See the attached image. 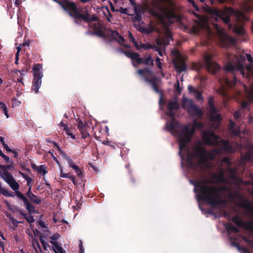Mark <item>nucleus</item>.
<instances>
[{"mask_svg":"<svg viewBox=\"0 0 253 253\" xmlns=\"http://www.w3.org/2000/svg\"><path fill=\"white\" fill-rule=\"evenodd\" d=\"M156 62L157 64V67L159 69H162V63H161L160 59L159 57H157L156 59Z\"/></svg>","mask_w":253,"mask_h":253,"instance_id":"nucleus-59","label":"nucleus"},{"mask_svg":"<svg viewBox=\"0 0 253 253\" xmlns=\"http://www.w3.org/2000/svg\"><path fill=\"white\" fill-rule=\"evenodd\" d=\"M42 66L39 64H36L33 68V80L32 89L36 93L39 92V89L42 84V79L43 77L42 73L41 71Z\"/></svg>","mask_w":253,"mask_h":253,"instance_id":"nucleus-8","label":"nucleus"},{"mask_svg":"<svg viewBox=\"0 0 253 253\" xmlns=\"http://www.w3.org/2000/svg\"><path fill=\"white\" fill-rule=\"evenodd\" d=\"M180 108V104L178 102L176 97L173 98L172 100L169 101L167 104L168 112L166 115L170 119H173L175 116L174 111L178 110Z\"/></svg>","mask_w":253,"mask_h":253,"instance_id":"nucleus-16","label":"nucleus"},{"mask_svg":"<svg viewBox=\"0 0 253 253\" xmlns=\"http://www.w3.org/2000/svg\"><path fill=\"white\" fill-rule=\"evenodd\" d=\"M25 218L27 221L30 223H32L35 221L33 216L31 215H26Z\"/></svg>","mask_w":253,"mask_h":253,"instance_id":"nucleus-52","label":"nucleus"},{"mask_svg":"<svg viewBox=\"0 0 253 253\" xmlns=\"http://www.w3.org/2000/svg\"><path fill=\"white\" fill-rule=\"evenodd\" d=\"M84 15H86L88 17L87 21H85V22H87L88 24H89V23H92L93 21H96L98 19V17L95 15L90 16L87 11H85L84 13Z\"/></svg>","mask_w":253,"mask_h":253,"instance_id":"nucleus-34","label":"nucleus"},{"mask_svg":"<svg viewBox=\"0 0 253 253\" xmlns=\"http://www.w3.org/2000/svg\"><path fill=\"white\" fill-rule=\"evenodd\" d=\"M38 171L43 175L47 173L46 168L44 165H42L37 168Z\"/></svg>","mask_w":253,"mask_h":253,"instance_id":"nucleus-41","label":"nucleus"},{"mask_svg":"<svg viewBox=\"0 0 253 253\" xmlns=\"http://www.w3.org/2000/svg\"><path fill=\"white\" fill-rule=\"evenodd\" d=\"M245 155L240 158H253V145L249 144L245 148Z\"/></svg>","mask_w":253,"mask_h":253,"instance_id":"nucleus-24","label":"nucleus"},{"mask_svg":"<svg viewBox=\"0 0 253 253\" xmlns=\"http://www.w3.org/2000/svg\"><path fill=\"white\" fill-rule=\"evenodd\" d=\"M234 13V9L230 7H226L223 10L214 9L211 11V17L215 21L220 19L226 24L230 23V16Z\"/></svg>","mask_w":253,"mask_h":253,"instance_id":"nucleus-5","label":"nucleus"},{"mask_svg":"<svg viewBox=\"0 0 253 253\" xmlns=\"http://www.w3.org/2000/svg\"><path fill=\"white\" fill-rule=\"evenodd\" d=\"M228 131L232 136L240 137L241 133L239 127H235L232 129H229Z\"/></svg>","mask_w":253,"mask_h":253,"instance_id":"nucleus-36","label":"nucleus"},{"mask_svg":"<svg viewBox=\"0 0 253 253\" xmlns=\"http://www.w3.org/2000/svg\"><path fill=\"white\" fill-rule=\"evenodd\" d=\"M0 141L1 143L3 146L4 148L6 149L7 152H12L14 154V158H17L18 157V152L17 150H12L10 148H9L8 145L5 143L4 139L2 137L0 136Z\"/></svg>","mask_w":253,"mask_h":253,"instance_id":"nucleus-27","label":"nucleus"},{"mask_svg":"<svg viewBox=\"0 0 253 253\" xmlns=\"http://www.w3.org/2000/svg\"><path fill=\"white\" fill-rule=\"evenodd\" d=\"M36 242H38L37 239H33L32 240V246L34 248L36 253H38V249L37 248Z\"/></svg>","mask_w":253,"mask_h":253,"instance_id":"nucleus-54","label":"nucleus"},{"mask_svg":"<svg viewBox=\"0 0 253 253\" xmlns=\"http://www.w3.org/2000/svg\"><path fill=\"white\" fill-rule=\"evenodd\" d=\"M111 35L113 37L115 40H117L116 36H119V33L116 30H110Z\"/></svg>","mask_w":253,"mask_h":253,"instance_id":"nucleus-51","label":"nucleus"},{"mask_svg":"<svg viewBox=\"0 0 253 253\" xmlns=\"http://www.w3.org/2000/svg\"><path fill=\"white\" fill-rule=\"evenodd\" d=\"M225 190V187L219 188L215 185L209 186L204 184H197L194 188L195 191L197 193L198 201L204 202L212 206L225 202L222 197Z\"/></svg>","mask_w":253,"mask_h":253,"instance_id":"nucleus-2","label":"nucleus"},{"mask_svg":"<svg viewBox=\"0 0 253 253\" xmlns=\"http://www.w3.org/2000/svg\"><path fill=\"white\" fill-rule=\"evenodd\" d=\"M56 1L70 16L77 14L79 17H83L80 15V10L74 2L69 0H58Z\"/></svg>","mask_w":253,"mask_h":253,"instance_id":"nucleus-9","label":"nucleus"},{"mask_svg":"<svg viewBox=\"0 0 253 253\" xmlns=\"http://www.w3.org/2000/svg\"><path fill=\"white\" fill-rule=\"evenodd\" d=\"M204 60L206 68L209 72L214 74L220 69L219 65L211 60V56L210 55H204Z\"/></svg>","mask_w":253,"mask_h":253,"instance_id":"nucleus-12","label":"nucleus"},{"mask_svg":"<svg viewBox=\"0 0 253 253\" xmlns=\"http://www.w3.org/2000/svg\"><path fill=\"white\" fill-rule=\"evenodd\" d=\"M208 105L209 106V112L213 113L215 112V110H217L214 104V97L210 96L208 99Z\"/></svg>","mask_w":253,"mask_h":253,"instance_id":"nucleus-30","label":"nucleus"},{"mask_svg":"<svg viewBox=\"0 0 253 253\" xmlns=\"http://www.w3.org/2000/svg\"><path fill=\"white\" fill-rule=\"evenodd\" d=\"M46 141L47 142L53 145L54 149L56 151H57V152L59 154H61L62 157L66 158V153L61 150L60 146L58 145V144L56 142H55L54 141H52V140H50L48 138H47Z\"/></svg>","mask_w":253,"mask_h":253,"instance_id":"nucleus-23","label":"nucleus"},{"mask_svg":"<svg viewBox=\"0 0 253 253\" xmlns=\"http://www.w3.org/2000/svg\"><path fill=\"white\" fill-rule=\"evenodd\" d=\"M195 97L197 100H202L203 99V96L202 93L198 90H197L195 93Z\"/></svg>","mask_w":253,"mask_h":253,"instance_id":"nucleus-48","label":"nucleus"},{"mask_svg":"<svg viewBox=\"0 0 253 253\" xmlns=\"http://www.w3.org/2000/svg\"><path fill=\"white\" fill-rule=\"evenodd\" d=\"M234 31L239 35H243L245 34V29L242 26H236L234 29Z\"/></svg>","mask_w":253,"mask_h":253,"instance_id":"nucleus-39","label":"nucleus"},{"mask_svg":"<svg viewBox=\"0 0 253 253\" xmlns=\"http://www.w3.org/2000/svg\"><path fill=\"white\" fill-rule=\"evenodd\" d=\"M226 228L228 231H233L234 233L238 232V229L230 223L227 224Z\"/></svg>","mask_w":253,"mask_h":253,"instance_id":"nucleus-40","label":"nucleus"},{"mask_svg":"<svg viewBox=\"0 0 253 253\" xmlns=\"http://www.w3.org/2000/svg\"><path fill=\"white\" fill-rule=\"evenodd\" d=\"M77 122L78 123L77 125V127L82 134V138H86L88 137L89 136V134L87 131L88 126L87 124L83 123L80 119H77Z\"/></svg>","mask_w":253,"mask_h":253,"instance_id":"nucleus-20","label":"nucleus"},{"mask_svg":"<svg viewBox=\"0 0 253 253\" xmlns=\"http://www.w3.org/2000/svg\"><path fill=\"white\" fill-rule=\"evenodd\" d=\"M204 125L201 122H198L197 120H194L193 122V126L189 128V130H191L192 128L194 129V132L195 131V128H198L199 129H202L204 127Z\"/></svg>","mask_w":253,"mask_h":253,"instance_id":"nucleus-32","label":"nucleus"},{"mask_svg":"<svg viewBox=\"0 0 253 253\" xmlns=\"http://www.w3.org/2000/svg\"><path fill=\"white\" fill-rule=\"evenodd\" d=\"M249 96L250 97V101H243L241 102V108L242 109H245L248 107L250 105L251 101L253 102V89H252L249 94Z\"/></svg>","mask_w":253,"mask_h":253,"instance_id":"nucleus-28","label":"nucleus"},{"mask_svg":"<svg viewBox=\"0 0 253 253\" xmlns=\"http://www.w3.org/2000/svg\"><path fill=\"white\" fill-rule=\"evenodd\" d=\"M28 68L25 66L24 68H22L21 70L19 71V72L20 73L21 76H23L25 73L28 72Z\"/></svg>","mask_w":253,"mask_h":253,"instance_id":"nucleus-61","label":"nucleus"},{"mask_svg":"<svg viewBox=\"0 0 253 253\" xmlns=\"http://www.w3.org/2000/svg\"><path fill=\"white\" fill-rule=\"evenodd\" d=\"M29 197L32 201L36 203V204H38L41 202V200L32 194L29 195Z\"/></svg>","mask_w":253,"mask_h":253,"instance_id":"nucleus-43","label":"nucleus"},{"mask_svg":"<svg viewBox=\"0 0 253 253\" xmlns=\"http://www.w3.org/2000/svg\"><path fill=\"white\" fill-rule=\"evenodd\" d=\"M10 166H0V176L13 190L16 191L19 189V185L14 179L13 176L7 170V169H10Z\"/></svg>","mask_w":253,"mask_h":253,"instance_id":"nucleus-7","label":"nucleus"},{"mask_svg":"<svg viewBox=\"0 0 253 253\" xmlns=\"http://www.w3.org/2000/svg\"><path fill=\"white\" fill-rule=\"evenodd\" d=\"M233 221L238 226L243 227L253 233V221H250L248 222L243 221L241 217L235 216L232 219Z\"/></svg>","mask_w":253,"mask_h":253,"instance_id":"nucleus-17","label":"nucleus"},{"mask_svg":"<svg viewBox=\"0 0 253 253\" xmlns=\"http://www.w3.org/2000/svg\"><path fill=\"white\" fill-rule=\"evenodd\" d=\"M128 36H129V40L133 43H135V42H136V40L135 39V38L133 37V35L131 34V33L130 32H129Z\"/></svg>","mask_w":253,"mask_h":253,"instance_id":"nucleus-62","label":"nucleus"},{"mask_svg":"<svg viewBox=\"0 0 253 253\" xmlns=\"http://www.w3.org/2000/svg\"><path fill=\"white\" fill-rule=\"evenodd\" d=\"M166 129L172 135L178 136L179 142V155L180 158H185L184 155L187 151V145L192 139L194 134V129L189 130V125L181 126L175 120V116L169 122L166 124ZM186 158H193L187 157Z\"/></svg>","mask_w":253,"mask_h":253,"instance_id":"nucleus-1","label":"nucleus"},{"mask_svg":"<svg viewBox=\"0 0 253 253\" xmlns=\"http://www.w3.org/2000/svg\"><path fill=\"white\" fill-rule=\"evenodd\" d=\"M238 205L242 208L246 215L250 218L253 219V205L247 200L240 198Z\"/></svg>","mask_w":253,"mask_h":253,"instance_id":"nucleus-13","label":"nucleus"},{"mask_svg":"<svg viewBox=\"0 0 253 253\" xmlns=\"http://www.w3.org/2000/svg\"><path fill=\"white\" fill-rule=\"evenodd\" d=\"M225 70L228 72H234V71H240L243 77L246 76L245 70L247 71V74L248 76H253V70L251 65H248L245 69L243 65L240 62H238L235 65L231 63H228L225 67Z\"/></svg>","mask_w":253,"mask_h":253,"instance_id":"nucleus-10","label":"nucleus"},{"mask_svg":"<svg viewBox=\"0 0 253 253\" xmlns=\"http://www.w3.org/2000/svg\"><path fill=\"white\" fill-rule=\"evenodd\" d=\"M202 139L204 144L207 145L217 146L220 143V149L221 151L227 153H234L240 151L242 145L235 143L233 145L230 144L229 141L221 140L219 141L218 135L211 130H204L202 133Z\"/></svg>","mask_w":253,"mask_h":253,"instance_id":"nucleus-3","label":"nucleus"},{"mask_svg":"<svg viewBox=\"0 0 253 253\" xmlns=\"http://www.w3.org/2000/svg\"><path fill=\"white\" fill-rule=\"evenodd\" d=\"M233 116L235 120H238L241 117V112L239 110H236L233 114Z\"/></svg>","mask_w":253,"mask_h":253,"instance_id":"nucleus-49","label":"nucleus"},{"mask_svg":"<svg viewBox=\"0 0 253 253\" xmlns=\"http://www.w3.org/2000/svg\"><path fill=\"white\" fill-rule=\"evenodd\" d=\"M174 87L176 90V91L179 94H180L182 91V88L180 87V84L179 81L177 80L176 84H174Z\"/></svg>","mask_w":253,"mask_h":253,"instance_id":"nucleus-47","label":"nucleus"},{"mask_svg":"<svg viewBox=\"0 0 253 253\" xmlns=\"http://www.w3.org/2000/svg\"><path fill=\"white\" fill-rule=\"evenodd\" d=\"M217 92L218 93L220 94L224 98L228 97L227 88L225 85L221 84L220 88L217 89Z\"/></svg>","mask_w":253,"mask_h":253,"instance_id":"nucleus-31","label":"nucleus"},{"mask_svg":"<svg viewBox=\"0 0 253 253\" xmlns=\"http://www.w3.org/2000/svg\"><path fill=\"white\" fill-rule=\"evenodd\" d=\"M193 154L195 156L198 157V158H208L207 157L208 151L204 147L201 141H198L192 147ZM209 158H214L213 157H209Z\"/></svg>","mask_w":253,"mask_h":253,"instance_id":"nucleus-14","label":"nucleus"},{"mask_svg":"<svg viewBox=\"0 0 253 253\" xmlns=\"http://www.w3.org/2000/svg\"><path fill=\"white\" fill-rule=\"evenodd\" d=\"M60 237V235L58 233H55L50 237L49 238L51 240L50 243L52 244V246H54V245H56L57 244H59L56 241L59 239Z\"/></svg>","mask_w":253,"mask_h":253,"instance_id":"nucleus-33","label":"nucleus"},{"mask_svg":"<svg viewBox=\"0 0 253 253\" xmlns=\"http://www.w3.org/2000/svg\"><path fill=\"white\" fill-rule=\"evenodd\" d=\"M138 31L143 34L148 35L152 33L154 31V29L151 25H149L148 27L140 26Z\"/></svg>","mask_w":253,"mask_h":253,"instance_id":"nucleus-29","label":"nucleus"},{"mask_svg":"<svg viewBox=\"0 0 253 253\" xmlns=\"http://www.w3.org/2000/svg\"><path fill=\"white\" fill-rule=\"evenodd\" d=\"M6 216L9 218V219H10V221L13 224H15L17 223H18V222H16L14 219L12 217L11 215V214H8L7 213H6Z\"/></svg>","mask_w":253,"mask_h":253,"instance_id":"nucleus-58","label":"nucleus"},{"mask_svg":"<svg viewBox=\"0 0 253 253\" xmlns=\"http://www.w3.org/2000/svg\"><path fill=\"white\" fill-rule=\"evenodd\" d=\"M67 163L68 165L74 169L76 172V174L78 176H82V172L80 170L79 167L75 165L72 161L71 159H68Z\"/></svg>","mask_w":253,"mask_h":253,"instance_id":"nucleus-26","label":"nucleus"},{"mask_svg":"<svg viewBox=\"0 0 253 253\" xmlns=\"http://www.w3.org/2000/svg\"><path fill=\"white\" fill-rule=\"evenodd\" d=\"M207 159H182V167L186 168L203 169L207 164Z\"/></svg>","mask_w":253,"mask_h":253,"instance_id":"nucleus-11","label":"nucleus"},{"mask_svg":"<svg viewBox=\"0 0 253 253\" xmlns=\"http://www.w3.org/2000/svg\"><path fill=\"white\" fill-rule=\"evenodd\" d=\"M188 89L190 92L193 93H195V92L197 90L194 87H193L192 86L190 85H188Z\"/></svg>","mask_w":253,"mask_h":253,"instance_id":"nucleus-60","label":"nucleus"},{"mask_svg":"<svg viewBox=\"0 0 253 253\" xmlns=\"http://www.w3.org/2000/svg\"><path fill=\"white\" fill-rule=\"evenodd\" d=\"M80 15H82L83 17H79L77 14H74L73 15H72V16H70L71 17L74 18V22L78 25L80 24V22L81 21V20H83L84 22L85 21H87L88 17L86 15H84V13L82 14L81 13Z\"/></svg>","mask_w":253,"mask_h":253,"instance_id":"nucleus-25","label":"nucleus"},{"mask_svg":"<svg viewBox=\"0 0 253 253\" xmlns=\"http://www.w3.org/2000/svg\"><path fill=\"white\" fill-rule=\"evenodd\" d=\"M150 12L152 15L155 16H158L159 15V12L154 8L150 9Z\"/></svg>","mask_w":253,"mask_h":253,"instance_id":"nucleus-53","label":"nucleus"},{"mask_svg":"<svg viewBox=\"0 0 253 253\" xmlns=\"http://www.w3.org/2000/svg\"><path fill=\"white\" fill-rule=\"evenodd\" d=\"M164 12L166 17L169 21H177L180 20V17L175 13L174 7L166 8L164 10Z\"/></svg>","mask_w":253,"mask_h":253,"instance_id":"nucleus-19","label":"nucleus"},{"mask_svg":"<svg viewBox=\"0 0 253 253\" xmlns=\"http://www.w3.org/2000/svg\"><path fill=\"white\" fill-rule=\"evenodd\" d=\"M56 163L58 164V165H59V167H60V176H61V177H63V175H64V174H65L66 173H65V172H64V171H63V167H62L60 165V164H59V162H58V161L57 159H56Z\"/></svg>","mask_w":253,"mask_h":253,"instance_id":"nucleus-56","label":"nucleus"},{"mask_svg":"<svg viewBox=\"0 0 253 253\" xmlns=\"http://www.w3.org/2000/svg\"><path fill=\"white\" fill-rule=\"evenodd\" d=\"M152 47L153 48L152 49H153L155 51H157L160 56H162L163 55V51L159 46L153 45Z\"/></svg>","mask_w":253,"mask_h":253,"instance_id":"nucleus-46","label":"nucleus"},{"mask_svg":"<svg viewBox=\"0 0 253 253\" xmlns=\"http://www.w3.org/2000/svg\"><path fill=\"white\" fill-rule=\"evenodd\" d=\"M189 2L192 4L193 6L195 8L196 10H199V7L196 5L194 0H189Z\"/></svg>","mask_w":253,"mask_h":253,"instance_id":"nucleus-63","label":"nucleus"},{"mask_svg":"<svg viewBox=\"0 0 253 253\" xmlns=\"http://www.w3.org/2000/svg\"><path fill=\"white\" fill-rule=\"evenodd\" d=\"M152 44H151L149 43H147L146 44L144 43H141L140 44V48H143L144 49H152L153 48Z\"/></svg>","mask_w":253,"mask_h":253,"instance_id":"nucleus-44","label":"nucleus"},{"mask_svg":"<svg viewBox=\"0 0 253 253\" xmlns=\"http://www.w3.org/2000/svg\"><path fill=\"white\" fill-rule=\"evenodd\" d=\"M152 88L154 89V90L156 92H160V90H159V87H158V85L157 84V83H155V84H153L152 86Z\"/></svg>","mask_w":253,"mask_h":253,"instance_id":"nucleus-57","label":"nucleus"},{"mask_svg":"<svg viewBox=\"0 0 253 253\" xmlns=\"http://www.w3.org/2000/svg\"><path fill=\"white\" fill-rule=\"evenodd\" d=\"M135 14H136V15L134 17L135 20L136 21H140L141 19V14L139 13H136V12Z\"/></svg>","mask_w":253,"mask_h":253,"instance_id":"nucleus-64","label":"nucleus"},{"mask_svg":"<svg viewBox=\"0 0 253 253\" xmlns=\"http://www.w3.org/2000/svg\"><path fill=\"white\" fill-rule=\"evenodd\" d=\"M181 107L191 116H197L199 118H202L204 115L203 110L194 104L193 100L188 99L185 96H183L182 98Z\"/></svg>","mask_w":253,"mask_h":253,"instance_id":"nucleus-4","label":"nucleus"},{"mask_svg":"<svg viewBox=\"0 0 253 253\" xmlns=\"http://www.w3.org/2000/svg\"><path fill=\"white\" fill-rule=\"evenodd\" d=\"M217 110H215V113L209 112V118L211 122L213 123L216 126H218L221 120V116L217 113Z\"/></svg>","mask_w":253,"mask_h":253,"instance_id":"nucleus-21","label":"nucleus"},{"mask_svg":"<svg viewBox=\"0 0 253 253\" xmlns=\"http://www.w3.org/2000/svg\"><path fill=\"white\" fill-rule=\"evenodd\" d=\"M137 73L140 76L143 77L144 81L149 83L151 86L157 83V78L156 77L149 79L145 76V74L151 75L152 74V71L149 68L146 67L143 69H138L137 70Z\"/></svg>","mask_w":253,"mask_h":253,"instance_id":"nucleus-18","label":"nucleus"},{"mask_svg":"<svg viewBox=\"0 0 253 253\" xmlns=\"http://www.w3.org/2000/svg\"><path fill=\"white\" fill-rule=\"evenodd\" d=\"M63 178H69L72 180L73 183L75 185L76 184V181H75V178L74 176H72L70 173H67L63 175Z\"/></svg>","mask_w":253,"mask_h":253,"instance_id":"nucleus-45","label":"nucleus"},{"mask_svg":"<svg viewBox=\"0 0 253 253\" xmlns=\"http://www.w3.org/2000/svg\"><path fill=\"white\" fill-rule=\"evenodd\" d=\"M119 50L120 52L124 53L127 57L134 60L138 65L144 64L146 65H154V61L151 55H149L148 57L145 58H140L139 57L140 55L138 53L126 51L122 49H120Z\"/></svg>","mask_w":253,"mask_h":253,"instance_id":"nucleus-6","label":"nucleus"},{"mask_svg":"<svg viewBox=\"0 0 253 253\" xmlns=\"http://www.w3.org/2000/svg\"><path fill=\"white\" fill-rule=\"evenodd\" d=\"M92 35H96L97 36L100 37V38H105L106 35L102 31L101 28H100L98 29H97V30L94 31L91 33Z\"/></svg>","mask_w":253,"mask_h":253,"instance_id":"nucleus-37","label":"nucleus"},{"mask_svg":"<svg viewBox=\"0 0 253 253\" xmlns=\"http://www.w3.org/2000/svg\"><path fill=\"white\" fill-rule=\"evenodd\" d=\"M88 26L90 28H92L93 29L94 31L97 30V29H99L101 28L100 25L98 23H89Z\"/></svg>","mask_w":253,"mask_h":253,"instance_id":"nucleus-42","label":"nucleus"},{"mask_svg":"<svg viewBox=\"0 0 253 253\" xmlns=\"http://www.w3.org/2000/svg\"><path fill=\"white\" fill-rule=\"evenodd\" d=\"M214 177H215V181L221 183L225 182V180L223 177V173L222 171H221L218 175L215 174Z\"/></svg>","mask_w":253,"mask_h":253,"instance_id":"nucleus-35","label":"nucleus"},{"mask_svg":"<svg viewBox=\"0 0 253 253\" xmlns=\"http://www.w3.org/2000/svg\"><path fill=\"white\" fill-rule=\"evenodd\" d=\"M220 45L222 47L227 48L231 45H235L236 40L228 34L222 33L219 35Z\"/></svg>","mask_w":253,"mask_h":253,"instance_id":"nucleus-15","label":"nucleus"},{"mask_svg":"<svg viewBox=\"0 0 253 253\" xmlns=\"http://www.w3.org/2000/svg\"><path fill=\"white\" fill-rule=\"evenodd\" d=\"M0 194H2L5 196L7 197L12 196V195L7 190H6L4 188L3 189Z\"/></svg>","mask_w":253,"mask_h":253,"instance_id":"nucleus-55","label":"nucleus"},{"mask_svg":"<svg viewBox=\"0 0 253 253\" xmlns=\"http://www.w3.org/2000/svg\"><path fill=\"white\" fill-rule=\"evenodd\" d=\"M173 64L175 70L179 73L182 71H185L186 69V65L185 62L182 60H178V61H174Z\"/></svg>","mask_w":253,"mask_h":253,"instance_id":"nucleus-22","label":"nucleus"},{"mask_svg":"<svg viewBox=\"0 0 253 253\" xmlns=\"http://www.w3.org/2000/svg\"><path fill=\"white\" fill-rule=\"evenodd\" d=\"M119 37V40H117L116 41L120 43V45H123L125 43V40L124 38L119 34V36H118Z\"/></svg>","mask_w":253,"mask_h":253,"instance_id":"nucleus-50","label":"nucleus"},{"mask_svg":"<svg viewBox=\"0 0 253 253\" xmlns=\"http://www.w3.org/2000/svg\"><path fill=\"white\" fill-rule=\"evenodd\" d=\"M52 248L55 253H65L62 248L59 244L52 246Z\"/></svg>","mask_w":253,"mask_h":253,"instance_id":"nucleus-38","label":"nucleus"}]
</instances>
